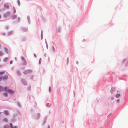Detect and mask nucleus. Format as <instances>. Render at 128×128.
I'll list each match as a JSON object with an SVG mask.
<instances>
[{"label": "nucleus", "instance_id": "nucleus-1", "mask_svg": "<svg viewBox=\"0 0 128 128\" xmlns=\"http://www.w3.org/2000/svg\"><path fill=\"white\" fill-rule=\"evenodd\" d=\"M3 90L11 94H13L14 92L13 90L9 89L7 87H5L3 88L2 86H0V91H1Z\"/></svg>", "mask_w": 128, "mask_h": 128}, {"label": "nucleus", "instance_id": "nucleus-2", "mask_svg": "<svg viewBox=\"0 0 128 128\" xmlns=\"http://www.w3.org/2000/svg\"><path fill=\"white\" fill-rule=\"evenodd\" d=\"M32 72V70H26L24 71V72L23 73L25 74H27L31 72Z\"/></svg>", "mask_w": 128, "mask_h": 128}, {"label": "nucleus", "instance_id": "nucleus-3", "mask_svg": "<svg viewBox=\"0 0 128 128\" xmlns=\"http://www.w3.org/2000/svg\"><path fill=\"white\" fill-rule=\"evenodd\" d=\"M21 58L22 60V61L23 62V64L24 65H26V61L25 59L24 58V57L23 56H22L21 57Z\"/></svg>", "mask_w": 128, "mask_h": 128}, {"label": "nucleus", "instance_id": "nucleus-4", "mask_svg": "<svg viewBox=\"0 0 128 128\" xmlns=\"http://www.w3.org/2000/svg\"><path fill=\"white\" fill-rule=\"evenodd\" d=\"M8 78V76L7 75H5L4 76L2 77V78L3 79L5 80L7 79Z\"/></svg>", "mask_w": 128, "mask_h": 128}, {"label": "nucleus", "instance_id": "nucleus-5", "mask_svg": "<svg viewBox=\"0 0 128 128\" xmlns=\"http://www.w3.org/2000/svg\"><path fill=\"white\" fill-rule=\"evenodd\" d=\"M9 5L8 4H5L4 5V6L6 8H8L9 7Z\"/></svg>", "mask_w": 128, "mask_h": 128}, {"label": "nucleus", "instance_id": "nucleus-6", "mask_svg": "<svg viewBox=\"0 0 128 128\" xmlns=\"http://www.w3.org/2000/svg\"><path fill=\"white\" fill-rule=\"evenodd\" d=\"M4 113L6 115H8L9 114L8 112L7 111H5L4 112Z\"/></svg>", "mask_w": 128, "mask_h": 128}, {"label": "nucleus", "instance_id": "nucleus-7", "mask_svg": "<svg viewBox=\"0 0 128 128\" xmlns=\"http://www.w3.org/2000/svg\"><path fill=\"white\" fill-rule=\"evenodd\" d=\"M9 126L8 125H5L3 127V128H9Z\"/></svg>", "mask_w": 128, "mask_h": 128}, {"label": "nucleus", "instance_id": "nucleus-8", "mask_svg": "<svg viewBox=\"0 0 128 128\" xmlns=\"http://www.w3.org/2000/svg\"><path fill=\"white\" fill-rule=\"evenodd\" d=\"M8 58L7 57L4 58L3 59V61L4 62H6L8 60Z\"/></svg>", "mask_w": 128, "mask_h": 128}, {"label": "nucleus", "instance_id": "nucleus-9", "mask_svg": "<svg viewBox=\"0 0 128 128\" xmlns=\"http://www.w3.org/2000/svg\"><path fill=\"white\" fill-rule=\"evenodd\" d=\"M3 120L5 122H7L8 121V119L6 118H4Z\"/></svg>", "mask_w": 128, "mask_h": 128}, {"label": "nucleus", "instance_id": "nucleus-10", "mask_svg": "<svg viewBox=\"0 0 128 128\" xmlns=\"http://www.w3.org/2000/svg\"><path fill=\"white\" fill-rule=\"evenodd\" d=\"M4 54L3 52L2 51H0V56H2Z\"/></svg>", "mask_w": 128, "mask_h": 128}, {"label": "nucleus", "instance_id": "nucleus-11", "mask_svg": "<svg viewBox=\"0 0 128 128\" xmlns=\"http://www.w3.org/2000/svg\"><path fill=\"white\" fill-rule=\"evenodd\" d=\"M3 95L5 97H6L8 96V94L6 93H4L3 94Z\"/></svg>", "mask_w": 128, "mask_h": 128}, {"label": "nucleus", "instance_id": "nucleus-12", "mask_svg": "<svg viewBox=\"0 0 128 128\" xmlns=\"http://www.w3.org/2000/svg\"><path fill=\"white\" fill-rule=\"evenodd\" d=\"M4 73L5 72L4 71L0 72V75L2 76V74Z\"/></svg>", "mask_w": 128, "mask_h": 128}, {"label": "nucleus", "instance_id": "nucleus-13", "mask_svg": "<svg viewBox=\"0 0 128 128\" xmlns=\"http://www.w3.org/2000/svg\"><path fill=\"white\" fill-rule=\"evenodd\" d=\"M22 82L23 84H26V82L24 80H22Z\"/></svg>", "mask_w": 128, "mask_h": 128}, {"label": "nucleus", "instance_id": "nucleus-14", "mask_svg": "<svg viewBox=\"0 0 128 128\" xmlns=\"http://www.w3.org/2000/svg\"><path fill=\"white\" fill-rule=\"evenodd\" d=\"M120 96V95L119 94H117L116 96V98H118Z\"/></svg>", "mask_w": 128, "mask_h": 128}, {"label": "nucleus", "instance_id": "nucleus-15", "mask_svg": "<svg viewBox=\"0 0 128 128\" xmlns=\"http://www.w3.org/2000/svg\"><path fill=\"white\" fill-rule=\"evenodd\" d=\"M10 128H13V126H12V124L11 123L10 124Z\"/></svg>", "mask_w": 128, "mask_h": 128}, {"label": "nucleus", "instance_id": "nucleus-16", "mask_svg": "<svg viewBox=\"0 0 128 128\" xmlns=\"http://www.w3.org/2000/svg\"><path fill=\"white\" fill-rule=\"evenodd\" d=\"M16 17V16H14L12 17V18L13 19H15Z\"/></svg>", "mask_w": 128, "mask_h": 128}, {"label": "nucleus", "instance_id": "nucleus-17", "mask_svg": "<svg viewBox=\"0 0 128 128\" xmlns=\"http://www.w3.org/2000/svg\"><path fill=\"white\" fill-rule=\"evenodd\" d=\"M49 91L50 92H51V88L50 87H49Z\"/></svg>", "mask_w": 128, "mask_h": 128}, {"label": "nucleus", "instance_id": "nucleus-18", "mask_svg": "<svg viewBox=\"0 0 128 128\" xmlns=\"http://www.w3.org/2000/svg\"><path fill=\"white\" fill-rule=\"evenodd\" d=\"M5 49V50H6V51L7 52H8V49H7V48H4Z\"/></svg>", "mask_w": 128, "mask_h": 128}, {"label": "nucleus", "instance_id": "nucleus-19", "mask_svg": "<svg viewBox=\"0 0 128 128\" xmlns=\"http://www.w3.org/2000/svg\"><path fill=\"white\" fill-rule=\"evenodd\" d=\"M12 60H11L10 62V64H12Z\"/></svg>", "mask_w": 128, "mask_h": 128}, {"label": "nucleus", "instance_id": "nucleus-20", "mask_svg": "<svg viewBox=\"0 0 128 128\" xmlns=\"http://www.w3.org/2000/svg\"><path fill=\"white\" fill-rule=\"evenodd\" d=\"M18 127L16 126H15L13 127V128H17Z\"/></svg>", "mask_w": 128, "mask_h": 128}, {"label": "nucleus", "instance_id": "nucleus-21", "mask_svg": "<svg viewBox=\"0 0 128 128\" xmlns=\"http://www.w3.org/2000/svg\"><path fill=\"white\" fill-rule=\"evenodd\" d=\"M52 48H53V50H54V51L55 50V49H54V46H52Z\"/></svg>", "mask_w": 128, "mask_h": 128}, {"label": "nucleus", "instance_id": "nucleus-22", "mask_svg": "<svg viewBox=\"0 0 128 128\" xmlns=\"http://www.w3.org/2000/svg\"><path fill=\"white\" fill-rule=\"evenodd\" d=\"M119 100H120L119 99H118L117 100V101L118 102H119Z\"/></svg>", "mask_w": 128, "mask_h": 128}, {"label": "nucleus", "instance_id": "nucleus-23", "mask_svg": "<svg viewBox=\"0 0 128 128\" xmlns=\"http://www.w3.org/2000/svg\"><path fill=\"white\" fill-rule=\"evenodd\" d=\"M14 12H16V10H15V8H14Z\"/></svg>", "mask_w": 128, "mask_h": 128}, {"label": "nucleus", "instance_id": "nucleus-24", "mask_svg": "<svg viewBox=\"0 0 128 128\" xmlns=\"http://www.w3.org/2000/svg\"><path fill=\"white\" fill-rule=\"evenodd\" d=\"M2 79V78L1 77H0V81Z\"/></svg>", "mask_w": 128, "mask_h": 128}, {"label": "nucleus", "instance_id": "nucleus-25", "mask_svg": "<svg viewBox=\"0 0 128 128\" xmlns=\"http://www.w3.org/2000/svg\"><path fill=\"white\" fill-rule=\"evenodd\" d=\"M48 128H50V126H48Z\"/></svg>", "mask_w": 128, "mask_h": 128}, {"label": "nucleus", "instance_id": "nucleus-26", "mask_svg": "<svg viewBox=\"0 0 128 128\" xmlns=\"http://www.w3.org/2000/svg\"><path fill=\"white\" fill-rule=\"evenodd\" d=\"M113 98H112V100H113Z\"/></svg>", "mask_w": 128, "mask_h": 128}, {"label": "nucleus", "instance_id": "nucleus-27", "mask_svg": "<svg viewBox=\"0 0 128 128\" xmlns=\"http://www.w3.org/2000/svg\"><path fill=\"white\" fill-rule=\"evenodd\" d=\"M58 30V32H59L60 31V30Z\"/></svg>", "mask_w": 128, "mask_h": 128}, {"label": "nucleus", "instance_id": "nucleus-28", "mask_svg": "<svg viewBox=\"0 0 128 128\" xmlns=\"http://www.w3.org/2000/svg\"><path fill=\"white\" fill-rule=\"evenodd\" d=\"M0 17H1V16H0Z\"/></svg>", "mask_w": 128, "mask_h": 128}, {"label": "nucleus", "instance_id": "nucleus-29", "mask_svg": "<svg viewBox=\"0 0 128 128\" xmlns=\"http://www.w3.org/2000/svg\"><path fill=\"white\" fill-rule=\"evenodd\" d=\"M1 112H0V114Z\"/></svg>", "mask_w": 128, "mask_h": 128}]
</instances>
